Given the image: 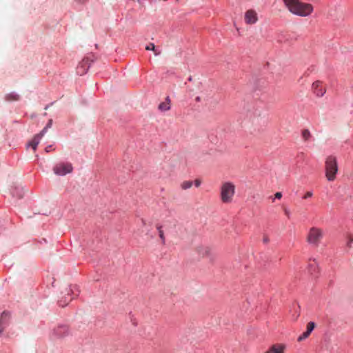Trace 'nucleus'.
<instances>
[{"label": "nucleus", "mask_w": 353, "mask_h": 353, "mask_svg": "<svg viewBox=\"0 0 353 353\" xmlns=\"http://www.w3.org/2000/svg\"><path fill=\"white\" fill-rule=\"evenodd\" d=\"M288 10L294 14L307 17L314 10L311 3H304L300 0H288Z\"/></svg>", "instance_id": "f257e3e1"}, {"label": "nucleus", "mask_w": 353, "mask_h": 353, "mask_svg": "<svg viewBox=\"0 0 353 353\" xmlns=\"http://www.w3.org/2000/svg\"><path fill=\"white\" fill-rule=\"evenodd\" d=\"M235 185L230 181L223 182L220 187V198L223 203H230L235 194Z\"/></svg>", "instance_id": "f03ea898"}, {"label": "nucleus", "mask_w": 353, "mask_h": 353, "mask_svg": "<svg viewBox=\"0 0 353 353\" xmlns=\"http://www.w3.org/2000/svg\"><path fill=\"white\" fill-rule=\"evenodd\" d=\"M338 170L336 157L333 155L328 156L325 162V176L329 181L335 180Z\"/></svg>", "instance_id": "7ed1b4c3"}, {"label": "nucleus", "mask_w": 353, "mask_h": 353, "mask_svg": "<svg viewBox=\"0 0 353 353\" xmlns=\"http://www.w3.org/2000/svg\"><path fill=\"white\" fill-rule=\"evenodd\" d=\"M322 237L323 230L321 228L313 227L308 232L307 241L310 244L317 245Z\"/></svg>", "instance_id": "20e7f679"}, {"label": "nucleus", "mask_w": 353, "mask_h": 353, "mask_svg": "<svg viewBox=\"0 0 353 353\" xmlns=\"http://www.w3.org/2000/svg\"><path fill=\"white\" fill-rule=\"evenodd\" d=\"M73 167L70 163H59L53 168V171L57 175L63 176L71 173Z\"/></svg>", "instance_id": "39448f33"}, {"label": "nucleus", "mask_w": 353, "mask_h": 353, "mask_svg": "<svg viewBox=\"0 0 353 353\" xmlns=\"http://www.w3.org/2000/svg\"><path fill=\"white\" fill-rule=\"evenodd\" d=\"M307 270L312 279H317L320 274L319 264L315 259H310L307 265Z\"/></svg>", "instance_id": "423d86ee"}, {"label": "nucleus", "mask_w": 353, "mask_h": 353, "mask_svg": "<svg viewBox=\"0 0 353 353\" xmlns=\"http://www.w3.org/2000/svg\"><path fill=\"white\" fill-rule=\"evenodd\" d=\"M258 21L256 12L254 10H248L245 14V21L248 24H254Z\"/></svg>", "instance_id": "0eeeda50"}, {"label": "nucleus", "mask_w": 353, "mask_h": 353, "mask_svg": "<svg viewBox=\"0 0 353 353\" xmlns=\"http://www.w3.org/2000/svg\"><path fill=\"white\" fill-rule=\"evenodd\" d=\"M53 334L56 338H63L68 334V327L65 325H59L54 329Z\"/></svg>", "instance_id": "6e6552de"}, {"label": "nucleus", "mask_w": 353, "mask_h": 353, "mask_svg": "<svg viewBox=\"0 0 353 353\" xmlns=\"http://www.w3.org/2000/svg\"><path fill=\"white\" fill-rule=\"evenodd\" d=\"M46 132V128H44L39 134H36L29 142L28 146H30L34 150H36L37 145L40 143V141Z\"/></svg>", "instance_id": "1a4fd4ad"}, {"label": "nucleus", "mask_w": 353, "mask_h": 353, "mask_svg": "<svg viewBox=\"0 0 353 353\" xmlns=\"http://www.w3.org/2000/svg\"><path fill=\"white\" fill-rule=\"evenodd\" d=\"M90 67L88 58H85L82 60L81 63L77 67V73L82 75L86 72Z\"/></svg>", "instance_id": "9d476101"}, {"label": "nucleus", "mask_w": 353, "mask_h": 353, "mask_svg": "<svg viewBox=\"0 0 353 353\" xmlns=\"http://www.w3.org/2000/svg\"><path fill=\"white\" fill-rule=\"evenodd\" d=\"M285 349V345L284 344L276 343L272 345L265 353H284Z\"/></svg>", "instance_id": "9b49d317"}, {"label": "nucleus", "mask_w": 353, "mask_h": 353, "mask_svg": "<svg viewBox=\"0 0 353 353\" xmlns=\"http://www.w3.org/2000/svg\"><path fill=\"white\" fill-rule=\"evenodd\" d=\"M321 84L322 83L319 81H316L312 84L314 92L319 97H322L325 92V90L322 88Z\"/></svg>", "instance_id": "f8f14e48"}, {"label": "nucleus", "mask_w": 353, "mask_h": 353, "mask_svg": "<svg viewBox=\"0 0 353 353\" xmlns=\"http://www.w3.org/2000/svg\"><path fill=\"white\" fill-rule=\"evenodd\" d=\"M198 253L203 257H210L212 256V249L208 246H200L197 248Z\"/></svg>", "instance_id": "ddd939ff"}, {"label": "nucleus", "mask_w": 353, "mask_h": 353, "mask_svg": "<svg viewBox=\"0 0 353 353\" xmlns=\"http://www.w3.org/2000/svg\"><path fill=\"white\" fill-rule=\"evenodd\" d=\"M170 103H171V101H170V97H167L165 98V101L161 102L159 105V110L161 112H165V111L169 110L170 109Z\"/></svg>", "instance_id": "4468645a"}, {"label": "nucleus", "mask_w": 353, "mask_h": 353, "mask_svg": "<svg viewBox=\"0 0 353 353\" xmlns=\"http://www.w3.org/2000/svg\"><path fill=\"white\" fill-rule=\"evenodd\" d=\"M10 314L7 312H2L0 318V334L3 332L4 327L3 326L8 319Z\"/></svg>", "instance_id": "2eb2a0df"}, {"label": "nucleus", "mask_w": 353, "mask_h": 353, "mask_svg": "<svg viewBox=\"0 0 353 353\" xmlns=\"http://www.w3.org/2000/svg\"><path fill=\"white\" fill-rule=\"evenodd\" d=\"M157 229L158 230L159 236V238L161 239V243L163 245H165V235H164V232H163V231L162 230V226L160 225H157Z\"/></svg>", "instance_id": "dca6fc26"}, {"label": "nucleus", "mask_w": 353, "mask_h": 353, "mask_svg": "<svg viewBox=\"0 0 353 353\" xmlns=\"http://www.w3.org/2000/svg\"><path fill=\"white\" fill-rule=\"evenodd\" d=\"M6 100L8 101H17L19 99V96L14 93H11L6 97Z\"/></svg>", "instance_id": "f3484780"}, {"label": "nucleus", "mask_w": 353, "mask_h": 353, "mask_svg": "<svg viewBox=\"0 0 353 353\" xmlns=\"http://www.w3.org/2000/svg\"><path fill=\"white\" fill-rule=\"evenodd\" d=\"M192 185V182L190 181H185L181 184V187L183 190H188Z\"/></svg>", "instance_id": "a211bd4d"}, {"label": "nucleus", "mask_w": 353, "mask_h": 353, "mask_svg": "<svg viewBox=\"0 0 353 353\" xmlns=\"http://www.w3.org/2000/svg\"><path fill=\"white\" fill-rule=\"evenodd\" d=\"M145 50H152L154 52L155 55H159L160 54V52H157L156 48H155V46L152 43H150L149 45H148L145 47Z\"/></svg>", "instance_id": "6ab92c4d"}, {"label": "nucleus", "mask_w": 353, "mask_h": 353, "mask_svg": "<svg viewBox=\"0 0 353 353\" xmlns=\"http://www.w3.org/2000/svg\"><path fill=\"white\" fill-rule=\"evenodd\" d=\"M282 196H283L282 193L280 192H278L275 193L274 195L270 196L268 199L270 200H272V201H274V200H276V199L280 200L282 198Z\"/></svg>", "instance_id": "aec40b11"}, {"label": "nucleus", "mask_w": 353, "mask_h": 353, "mask_svg": "<svg viewBox=\"0 0 353 353\" xmlns=\"http://www.w3.org/2000/svg\"><path fill=\"white\" fill-rule=\"evenodd\" d=\"M302 136L305 140H308L310 137V132L308 130H304L302 132Z\"/></svg>", "instance_id": "412c9836"}, {"label": "nucleus", "mask_w": 353, "mask_h": 353, "mask_svg": "<svg viewBox=\"0 0 353 353\" xmlns=\"http://www.w3.org/2000/svg\"><path fill=\"white\" fill-rule=\"evenodd\" d=\"M310 334V333L308 332L307 331L304 332L301 336H299L298 341H301L307 338Z\"/></svg>", "instance_id": "4be33fe9"}, {"label": "nucleus", "mask_w": 353, "mask_h": 353, "mask_svg": "<svg viewBox=\"0 0 353 353\" xmlns=\"http://www.w3.org/2000/svg\"><path fill=\"white\" fill-rule=\"evenodd\" d=\"M314 326H315V324L314 322H310L308 323L307 325V330L308 332L311 333L312 331L314 330Z\"/></svg>", "instance_id": "5701e85b"}, {"label": "nucleus", "mask_w": 353, "mask_h": 353, "mask_svg": "<svg viewBox=\"0 0 353 353\" xmlns=\"http://www.w3.org/2000/svg\"><path fill=\"white\" fill-rule=\"evenodd\" d=\"M71 300H72V298H71V299H67V297H65L63 301V300H60V301H59V305H60L61 307H64V306H65V305L68 303V302H69L70 301H71Z\"/></svg>", "instance_id": "b1692460"}, {"label": "nucleus", "mask_w": 353, "mask_h": 353, "mask_svg": "<svg viewBox=\"0 0 353 353\" xmlns=\"http://www.w3.org/2000/svg\"><path fill=\"white\" fill-rule=\"evenodd\" d=\"M201 180H199V179H196V180L194 181V185H195V186H196V187H197V188H198V187H199V186L201 185Z\"/></svg>", "instance_id": "393cba45"}, {"label": "nucleus", "mask_w": 353, "mask_h": 353, "mask_svg": "<svg viewBox=\"0 0 353 353\" xmlns=\"http://www.w3.org/2000/svg\"><path fill=\"white\" fill-rule=\"evenodd\" d=\"M45 150L46 152H49L50 151L54 150V148H52V145H48L46 148Z\"/></svg>", "instance_id": "a878e982"}, {"label": "nucleus", "mask_w": 353, "mask_h": 353, "mask_svg": "<svg viewBox=\"0 0 353 353\" xmlns=\"http://www.w3.org/2000/svg\"><path fill=\"white\" fill-rule=\"evenodd\" d=\"M312 195V192H307L303 196V199H307L308 197H311Z\"/></svg>", "instance_id": "bb28decb"}, {"label": "nucleus", "mask_w": 353, "mask_h": 353, "mask_svg": "<svg viewBox=\"0 0 353 353\" xmlns=\"http://www.w3.org/2000/svg\"><path fill=\"white\" fill-rule=\"evenodd\" d=\"M12 194H13V195H14V196H18L19 198H21V197H22V196H23V194H18V193L14 192H12Z\"/></svg>", "instance_id": "cd10ccee"}, {"label": "nucleus", "mask_w": 353, "mask_h": 353, "mask_svg": "<svg viewBox=\"0 0 353 353\" xmlns=\"http://www.w3.org/2000/svg\"><path fill=\"white\" fill-rule=\"evenodd\" d=\"M263 241L265 243H267L269 241V239H268V236H263Z\"/></svg>", "instance_id": "c85d7f7f"}, {"label": "nucleus", "mask_w": 353, "mask_h": 353, "mask_svg": "<svg viewBox=\"0 0 353 353\" xmlns=\"http://www.w3.org/2000/svg\"><path fill=\"white\" fill-rule=\"evenodd\" d=\"M51 124H52V121L50 120V121H49V123L47 125V126H46L45 128H46V129H47V128L50 127Z\"/></svg>", "instance_id": "c756f323"}, {"label": "nucleus", "mask_w": 353, "mask_h": 353, "mask_svg": "<svg viewBox=\"0 0 353 353\" xmlns=\"http://www.w3.org/2000/svg\"><path fill=\"white\" fill-rule=\"evenodd\" d=\"M72 290L71 289H70V290H66V294H67L68 295H69V294H70V292H72Z\"/></svg>", "instance_id": "7c9ffc66"}, {"label": "nucleus", "mask_w": 353, "mask_h": 353, "mask_svg": "<svg viewBox=\"0 0 353 353\" xmlns=\"http://www.w3.org/2000/svg\"><path fill=\"white\" fill-rule=\"evenodd\" d=\"M283 1L284 3H285V5H287V0H283Z\"/></svg>", "instance_id": "2f4dec72"}, {"label": "nucleus", "mask_w": 353, "mask_h": 353, "mask_svg": "<svg viewBox=\"0 0 353 353\" xmlns=\"http://www.w3.org/2000/svg\"><path fill=\"white\" fill-rule=\"evenodd\" d=\"M83 0H79V1H83Z\"/></svg>", "instance_id": "473e14b6"}]
</instances>
